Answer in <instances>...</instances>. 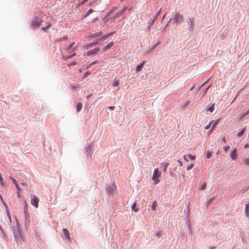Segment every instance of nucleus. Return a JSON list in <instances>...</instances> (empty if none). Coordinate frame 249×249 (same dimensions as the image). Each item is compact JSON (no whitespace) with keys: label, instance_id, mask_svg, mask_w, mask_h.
<instances>
[{"label":"nucleus","instance_id":"nucleus-30","mask_svg":"<svg viewBox=\"0 0 249 249\" xmlns=\"http://www.w3.org/2000/svg\"><path fill=\"white\" fill-rule=\"evenodd\" d=\"M169 162H165L163 164V171L164 172H166L167 171V168L168 167V166H169Z\"/></svg>","mask_w":249,"mask_h":249},{"label":"nucleus","instance_id":"nucleus-1","mask_svg":"<svg viewBox=\"0 0 249 249\" xmlns=\"http://www.w3.org/2000/svg\"><path fill=\"white\" fill-rule=\"evenodd\" d=\"M16 220V227H14L13 230V233L14 239L18 245H21L23 242H25V238L22 233L18 220Z\"/></svg>","mask_w":249,"mask_h":249},{"label":"nucleus","instance_id":"nucleus-34","mask_svg":"<svg viewBox=\"0 0 249 249\" xmlns=\"http://www.w3.org/2000/svg\"><path fill=\"white\" fill-rule=\"evenodd\" d=\"M67 39H68V37L67 36H64L63 37H61V38L57 39L56 41L57 42H59V41H61L63 40H67Z\"/></svg>","mask_w":249,"mask_h":249},{"label":"nucleus","instance_id":"nucleus-56","mask_svg":"<svg viewBox=\"0 0 249 249\" xmlns=\"http://www.w3.org/2000/svg\"><path fill=\"white\" fill-rule=\"evenodd\" d=\"M75 54H76L75 53H73L72 54L68 55L67 58H71V57H73V56H74L75 55Z\"/></svg>","mask_w":249,"mask_h":249},{"label":"nucleus","instance_id":"nucleus-55","mask_svg":"<svg viewBox=\"0 0 249 249\" xmlns=\"http://www.w3.org/2000/svg\"><path fill=\"white\" fill-rule=\"evenodd\" d=\"M177 161H178V162L179 164V166H182V161H181V160H177Z\"/></svg>","mask_w":249,"mask_h":249},{"label":"nucleus","instance_id":"nucleus-64","mask_svg":"<svg viewBox=\"0 0 249 249\" xmlns=\"http://www.w3.org/2000/svg\"><path fill=\"white\" fill-rule=\"evenodd\" d=\"M249 147V145L248 144H246L244 145V147H245V148Z\"/></svg>","mask_w":249,"mask_h":249},{"label":"nucleus","instance_id":"nucleus-5","mask_svg":"<svg viewBox=\"0 0 249 249\" xmlns=\"http://www.w3.org/2000/svg\"><path fill=\"white\" fill-rule=\"evenodd\" d=\"M160 174L158 171V168H155L154 170L153 174L152 176V179L154 181V184H158L160 182V179L159 178L160 177Z\"/></svg>","mask_w":249,"mask_h":249},{"label":"nucleus","instance_id":"nucleus-17","mask_svg":"<svg viewBox=\"0 0 249 249\" xmlns=\"http://www.w3.org/2000/svg\"><path fill=\"white\" fill-rule=\"evenodd\" d=\"M145 61H142V62H141V63H140L136 66V71L137 72H139L142 70V68L143 66V64L145 63Z\"/></svg>","mask_w":249,"mask_h":249},{"label":"nucleus","instance_id":"nucleus-37","mask_svg":"<svg viewBox=\"0 0 249 249\" xmlns=\"http://www.w3.org/2000/svg\"><path fill=\"white\" fill-rule=\"evenodd\" d=\"M156 207H157V202L156 201H154L152 204V206H151V209L153 210H155L156 208Z\"/></svg>","mask_w":249,"mask_h":249},{"label":"nucleus","instance_id":"nucleus-60","mask_svg":"<svg viewBox=\"0 0 249 249\" xmlns=\"http://www.w3.org/2000/svg\"><path fill=\"white\" fill-rule=\"evenodd\" d=\"M222 141L224 143H226V139H225V137H223L222 139Z\"/></svg>","mask_w":249,"mask_h":249},{"label":"nucleus","instance_id":"nucleus-63","mask_svg":"<svg viewBox=\"0 0 249 249\" xmlns=\"http://www.w3.org/2000/svg\"><path fill=\"white\" fill-rule=\"evenodd\" d=\"M21 184L22 185V186H26V184L25 182H22L21 183Z\"/></svg>","mask_w":249,"mask_h":249},{"label":"nucleus","instance_id":"nucleus-52","mask_svg":"<svg viewBox=\"0 0 249 249\" xmlns=\"http://www.w3.org/2000/svg\"><path fill=\"white\" fill-rule=\"evenodd\" d=\"M160 44V41H158L156 44H155L152 47V49L155 48L157 45Z\"/></svg>","mask_w":249,"mask_h":249},{"label":"nucleus","instance_id":"nucleus-47","mask_svg":"<svg viewBox=\"0 0 249 249\" xmlns=\"http://www.w3.org/2000/svg\"><path fill=\"white\" fill-rule=\"evenodd\" d=\"M194 165L193 164H191L187 167V170H189L191 169H192L194 167Z\"/></svg>","mask_w":249,"mask_h":249},{"label":"nucleus","instance_id":"nucleus-41","mask_svg":"<svg viewBox=\"0 0 249 249\" xmlns=\"http://www.w3.org/2000/svg\"><path fill=\"white\" fill-rule=\"evenodd\" d=\"M213 123V121H212L210 122H209V123L207 125L205 126V129L209 128L211 126L212 124Z\"/></svg>","mask_w":249,"mask_h":249},{"label":"nucleus","instance_id":"nucleus-14","mask_svg":"<svg viewBox=\"0 0 249 249\" xmlns=\"http://www.w3.org/2000/svg\"><path fill=\"white\" fill-rule=\"evenodd\" d=\"M231 158L232 160H234L237 159V150L236 148H234L231 153Z\"/></svg>","mask_w":249,"mask_h":249},{"label":"nucleus","instance_id":"nucleus-48","mask_svg":"<svg viewBox=\"0 0 249 249\" xmlns=\"http://www.w3.org/2000/svg\"><path fill=\"white\" fill-rule=\"evenodd\" d=\"M210 86H211V85H210L208 87H207L206 89H205V90L204 91V92L203 93V94H202L203 96H204L206 94L208 89L210 87Z\"/></svg>","mask_w":249,"mask_h":249},{"label":"nucleus","instance_id":"nucleus-8","mask_svg":"<svg viewBox=\"0 0 249 249\" xmlns=\"http://www.w3.org/2000/svg\"><path fill=\"white\" fill-rule=\"evenodd\" d=\"M194 18H189L188 19L187 23H188V27L189 31L193 32L195 28V23H194Z\"/></svg>","mask_w":249,"mask_h":249},{"label":"nucleus","instance_id":"nucleus-27","mask_svg":"<svg viewBox=\"0 0 249 249\" xmlns=\"http://www.w3.org/2000/svg\"><path fill=\"white\" fill-rule=\"evenodd\" d=\"M102 35V33L101 31H100V32H97V33H95L92 35H91V36L92 37H98L100 36H101Z\"/></svg>","mask_w":249,"mask_h":249},{"label":"nucleus","instance_id":"nucleus-43","mask_svg":"<svg viewBox=\"0 0 249 249\" xmlns=\"http://www.w3.org/2000/svg\"><path fill=\"white\" fill-rule=\"evenodd\" d=\"M25 210L26 212H28L27 204L26 201H25L24 202V211Z\"/></svg>","mask_w":249,"mask_h":249},{"label":"nucleus","instance_id":"nucleus-21","mask_svg":"<svg viewBox=\"0 0 249 249\" xmlns=\"http://www.w3.org/2000/svg\"><path fill=\"white\" fill-rule=\"evenodd\" d=\"M117 9V7H113L106 15L105 18L108 17L110 14H111L115 10Z\"/></svg>","mask_w":249,"mask_h":249},{"label":"nucleus","instance_id":"nucleus-51","mask_svg":"<svg viewBox=\"0 0 249 249\" xmlns=\"http://www.w3.org/2000/svg\"><path fill=\"white\" fill-rule=\"evenodd\" d=\"M98 43V41L93 42L92 43H90L89 44V45L92 46V45H95Z\"/></svg>","mask_w":249,"mask_h":249},{"label":"nucleus","instance_id":"nucleus-23","mask_svg":"<svg viewBox=\"0 0 249 249\" xmlns=\"http://www.w3.org/2000/svg\"><path fill=\"white\" fill-rule=\"evenodd\" d=\"M162 234V231L160 230H158L154 232V235L157 238H160Z\"/></svg>","mask_w":249,"mask_h":249},{"label":"nucleus","instance_id":"nucleus-50","mask_svg":"<svg viewBox=\"0 0 249 249\" xmlns=\"http://www.w3.org/2000/svg\"><path fill=\"white\" fill-rule=\"evenodd\" d=\"M1 203H2V204L4 206L6 210L8 209V207H7V204L5 203V202L4 201V200H3V202H1Z\"/></svg>","mask_w":249,"mask_h":249},{"label":"nucleus","instance_id":"nucleus-39","mask_svg":"<svg viewBox=\"0 0 249 249\" xmlns=\"http://www.w3.org/2000/svg\"><path fill=\"white\" fill-rule=\"evenodd\" d=\"M161 8H160L159 10L155 13V14L154 15V18H155L156 19V18L159 16V15H160V12H161Z\"/></svg>","mask_w":249,"mask_h":249},{"label":"nucleus","instance_id":"nucleus-2","mask_svg":"<svg viewBox=\"0 0 249 249\" xmlns=\"http://www.w3.org/2000/svg\"><path fill=\"white\" fill-rule=\"evenodd\" d=\"M116 188V184L114 182H112L107 186L106 191L108 194H113L115 192Z\"/></svg>","mask_w":249,"mask_h":249},{"label":"nucleus","instance_id":"nucleus-35","mask_svg":"<svg viewBox=\"0 0 249 249\" xmlns=\"http://www.w3.org/2000/svg\"><path fill=\"white\" fill-rule=\"evenodd\" d=\"M206 187V183H204L202 185L199 186V190H203L205 189Z\"/></svg>","mask_w":249,"mask_h":249},{"label":"nucleus","instance_id":"nucleus-25","mask_svg":"<svg viewBox=\"0 0 249 249\" xmlns=\"http://www.w3.org/2000/svg\"><path fill=\"white\" fill-rule=\"evenodd\" d=\"M120 81L119 79H115L114 80L113 82L112 83V86L113 87H117L119 85Z\"/></svg>","mask_w":249,"mask_h":249},{"label":"nucleus","instance_id":"nucleus-32","mask_svg":"<svg viewBox=\"0 0 249 249\" xmlns=\"http://www.w3.org/2000/svg\"><path fill=\"white\" fill-rule=\"evenodd\" d=\"M155 19L156 18H154L153 19H150L149 21V22H148V26H151L153 25L155 21Z\"/></svg>","mask_w":249,"mask_h":249},{"label":"nucleus","instance_id":"nucleus-59","mask_svg":"<svg viewBox=\"0 0 249 249\" xmlns=\"http://www.w3.org/2000/svg\"><path fill=\"white\" fill-rule=\"evenodd\" d=\"M108 108L110 109H114V108H115V107L114 106H109L108 107Z\"/></svg>","mask_w":249,"mask_h":249},{"label":"nucleus","instance_id":"nucleus-4","mask_svg":"<svg viewBox=\"0 0 249 249\" xmlns=\"http://www.w3.org/2000/svg\"><path fill=\"white\" fill-rule=\"evenodd\" d=\"M185 223L186 226H187V229H188V231L189 232V234H190L191 235H192V233H193V231H192V227H191V224L190 223V218H189V211H188L187 215L186 216V219L185 220Z\"/></svg>","mask_w":249,"mask_h":249},{"label":"nucleus","instance_id":"nucleus-46","mask_svg":"<svg viewBox=\"0 0 249 249\" xmlns=\"http://www.w3.org/2000/svg\"><path fill=\"white\" fill-rule=\"evenodd\" d=\"M214 197H213L211 199H209L206 203V206L208 207L209 205V204L212 201V200L213 199Z\"/></svg>","mask_w":249,"mask_h":249},{"label":"nucleus","instance_id":"nucleus-10","mask_svg":"<svg viewBox=\"0 0 249 249\" xmlns=\"http://www.w3.org/2000/svg\"><path fill=\"white\" fill-rule=\"evenodd\" d=\"M24 211V217H25V225L26 226H28L30 224V215L29 213H28V212H26L25 211Z\"/></svg>","mask_w":249,"mask_h":249},{"label":"nucleus","instance_id":"nucleus-12","mask_svg":"<svg viewBox=\"0 0 249 249\" xmlns=\"http://www.w3.org/2000/svg\"><path fill=\"white\" fill-rule=\"evenodd\" d=\"M196 157L195 155H192L191 154H189L187 155H184L183 156V159L185 161H189L188 159L191 160H194L196 159Z\"/></svg>","mask_w":249,"mask_h":249},{"label":"nucleus","instance_id":"nucleus-18","mask_svg":"<svg viewBox=\"0 0 249 249\" xmlns=\"http://www.w3.org/2000/svg\"><path fill=\"white\" fill-rule=\"evenodd\" d=\"M51 26H52V24H51V22H47L46 23V25L45 26H44V27H43L42 28V30L43 31H44V32H47V30L48 29H49L51 27Z\"/></svg>","mask_w":249,"mask_h":249},{"label":"nucleus","instance_id":"nucleus-6","mask_svg":"<svg viewBox=\"0 0 249 249\" xmlns=\"http://www.w3.org/2000/svg\"><path fill=\"white\" fill-rule=\"evenodd\" d=\"M39 201V198L35 195H31L30 196L31 204L36 208L38 207Z\"/></svg>","mask_w":249,"mask_h":249},{"label":"nucleus","instance_id":"nucleus-57","mask_svg":"<svg viewBox=\"0 0 249 249\" xmlns=\"http://www.w3.org/2000/svg\"><path fill=\"white\" fill-rule=\"evenodd\" d=\"M215 249V247L214 246H211V247H209L208 249Z\"/></svg>","mask_w":249,"mask_h":249},{"label":"nucleus","instance_id":"nucleus-42","mask_svg":"<svg viewBox=\"0 0 249 249\" xmlns=\"http://www.w3.org/2000/svg\"><path fill=\"white\" fill-rule=\"evenodd\" d=\"M136 205V203H133L131 206V208L132 209L135 211V212H137L139 210L138 208H137V209H135V207Z\"/></svg>","mask_w":249,"mask_h":249},{"label":"nucleus","instance_id":"nucleus-9","mask_svg":"<svg viewBox=\"0 0 249 249\" xmlns=\"http://www.w3.org/2000/svg\"><path fill=\"white\" fill-rule=\"evenodd\" d=\"M173 20L177 24L181 23L183 21V16L182 15L177 13L176 14L175 16L173 18Z\"/></svg>","mask_w":249,"mask_h":249},{"label":"nucleus","instance_id":"nucleus-62","mask_svg":"<svg viewBox=\"0 0 249 249\" xmlns=\"http://www.w3.org/2000/svg\"><path fill=\"white\" fill-rule=\"evenodd\" d=\"M244 113L246 115V116L248 115L249 114V110H248L247 111H246V112H245Z\"/></svg>","mask_w":249,"mask_h":249},{"label":"nucleus","instance_id":"nucleus-28","mask_svg":"<svg viewBox=\"0 0 249 249\" xmlns=\"http://www.w3.org/2000/svg\"><path fill=\"white\" fill-rule=\"evenodd\" d=\"M17 189V196L18 197H20V193L21 192V188L19 187L18 185H17L16 186Z\"/></svg>","mask_w":249,"mask_h":249},{"label":"nucleus","instance_id":"nucleus-44","mask_svg":"<svg viewBox=\"0 0 249 249\" xmlns=\"http://www.w3.org/2000/svg\"><path fill=\"white\" fill-rule=\"evenodd\" d=\"M74 44V42H72L71 43L70 45H69L68 46V47H67V50H69V49H70L72 46Z\"/></svg>","mask_w":249,"mask_h":249},{"label":"nucleus","instance_id":"nucleus-16","mask_svg":"<svg viewBox=\"0 0 249 249\" xmlns=\"http://www.w3.org/2000/svg\"><path fill=\"white\" fill-rule=\"evenodd\" d=\"M114 42L113 41H111L109 42L107 45L104 46L103 48V52H106L109 48L112 47L113 45Z\"/></svg>","mask_w":249,"mask_h":249},{"label":"nucleus","instance_id":"nucleus-19","mask_svg":"<svg viewBox=\"0 0 249 249\" xmlns=\"http://www.w3.org/2000/svg\"><path fill=\"white\" fill-rule=\"evenodd\" d=\"M113 32L109 33L108 34H106L104 35L101 38H99V41L104 40L105 39L108 37L109 36H111L113 34Z\"/></svg>","mask_w":249,"mask_h":249},{"label":"nucleus","instance_id":"nucleus-3","mask_svg":"<svg viewBox=\"0 0 249 249\" xmlns=\"http://www.w3.org/2000/svg\"><path fill=\"white\" fill-rule=\"evenodd\" d=\"M42 20L37 17H35L31 21V26L33 28L39 27L41 23Z\"/></svg>","mask_w":249,"mask_h":249},{"label":"nucleus","instance_id":"nucleus-15","mask_svg":"<svg viewBox=\"0 0 249 249\" xmlns=\"http://www.w3.org/2000/svg\"><path fill=\"white\" fill-rule=\"evenodd\" d=\"M99 50H100L99 48H98V47L94 48L93 49L88 51L87 52V54L88 55H91L92 54L95 53L97 52Z\"/></svg>","mask_w":249,"mask_h":249},{"label":"nucleus","instance_id":"nucleus-36","mask_svg":"<svg viewBox=\"0 0 249 249\" xmlns=\"http://www.w3.org/2000/svg\"><path fill=\"white\" fill-rule=\"evenodd\" d=\"M218 123V121H213V123L212 124V125H211V131H212L215 127V126L216 125V124Z\"/></svg>","mask_w":249,"mask_h":249},{"label":"nucleus","instance_id":"nucleus-11","mask_svg":"<svg viewBox=\"0 0 249 249\" xmlns=\"http://www.w3.org/2000/svg\"><path fill=\"white\" fill-rule=\"evenodd\" d=\"M214 103L209 104L205 107V110L207 111H209L210 113H212L214 110Z\"/></svg>","mask_w":249,"mask_h":249},{"label":"nucleus","instance_id":"nucleus-49","mask_svg":"<svg viewBox=\"0 0 249 249\" xmlns=\"http://www.w3.org/2000/svg\"><path fill=\"white\" fill-rule=\"evenodd\" d=\"M230 148V146L229 145H226L225 146H224L223 147V149H224V150L225 151V152H227V150Z\"/></svg>","mask_w":249,"mask_h":249},{"label":"nucleus","instance_id":"nucleus-45","mask_svg":"<svg viewBox=\"0 0 249 249\" xmlns=\"http://www.w3.org/2000/svg\"><path fill=\"white\" fill-rule=\"evenodd\" d=\"M206 157H207V158H208V159H209V158H211V151H208L207 152V156H206Z\"/></svg>","mask_w":249,"mask_h":249},{"label":"nucleus","instance_id":"nucleus-61","mask_svg":"<svg viewBox=\"0 0 249 249\" xmlns=\"http://www.w3.org/2000/svg\"><path fill=\"white\" fill-rule=\"evenodd\" d=\"M0 199L1 202H3V198L0 194Z\"/></svg>","mask_w":249,"mask_h":249},{"label":"nucleus","instance_id":"nucleus-54","mask_svg":"<svg viewBox=\"0 0 249 249\" xmlns=\"http://www.w3.org/2000/svg\"><path fill=\"white\" fill-rule=\"evenodd\" d=\"M71 88L72 90H75L77 89V87L76 86H71Z\"/></svg>","mask_w":249,"mask_h":249},{"label":"nucleus","instance_id":"nucleus-29","mask_svg":"<svg viewBox=\"0 0 249 249\" xmlns=\"http://www.w3.org/2000/svg\"><path fill=\"white\" fill-rule=\"evenodd\" d=\"M189 104V100L186 101L185 103H184L183 104H182L180 106V108L181 109H184L187 106H188Z\"/></svg>","mask_w":249,"mask_h":249},{"label":"nucleus","instance_id":"nucleus-22","mask_svg":"<svg viewBox=\"0 0 249 249\" xmlns=\"http://www.w3.org/2000/svg\"><path fill=\"white\" fill-rule=\"evenodd\" d=\"M209 80L205 81L204 83H203L202 85H201L199 87H197L195 91L196 92V93H197L199 92V91L200 90V89L205 85V84Z\"/></svg>","mask_w":249,"mask_h":249},{"label":"nucleus","instance_id":"nucleus-58","mask_svg":"<svg viewBox=\"0 0 249 249\" xmlns=\"http://www.w3.org/2000/svg\"><path fill=\"white\" fill-rule=\"evenodd\" d=\"M97 62V60H95V61H94L92 62V63H90V65H91H91H94V64H96Z\"/></svg>","mask_w":249,"mask_h":249},{"label":"nucleus","instance_id":"nucleus-24","mask_svg":"<svg viewBox=\"0 0 249 249\" xmlns=\"http://www.w3.org/2000/svg\"><path fill=\"white\" fill-rule=\"evenodd\" d=\"M249 203H247L245 206V213L247 217L248 216L249 214Z\"/></svg>","mask_w":249,"mask_h":249},{"label":"nucleus","instance_id":"nucleus-7","mask_svg":"<svg viewBox=\"0 0 249 249\" xmlns=\"http://www.w3.org/2000/svg\"><path fill=\"white\" fill-rule=\"evenodd\" d=\"M61 235L62 238L66 240L67 242L69 241L70 240V236L69 231L65 228L62 229V231L61 232Z\"/></svg>","mask_w":249,"mask_h":249},{"label":"nucleus","instance_id":"nucleus-33","mask_svg":"<svg viewBox=\"0 0 249 249\" xmlns=\"http://www.w3.org/2000/svg\"><path fill=\"white\" fill-rule=\"evenodd\" d=\"M82 104L81 103H78L77 104V108H76L77 111L78 112H79L82 109Z\"/></svg>","mask_w":249,"mask_h":249},{"label":"nucleus","instance_id":"nucleus-38","mask_svg":"<svg viewBox=\"0 0 249 249\" xmlns=\"http://www.w3.org/2000/svg\"><path fill=\"white\" fill-rule=\"evenodd\" d=\"M93 10L92 9H90L88 10V11L86 13V14L84 16V18L88 17L90 13L93 12Z\"/></svg>","mask_w":249,"mask_h":249},{"label":"nucleus","instance_id":"nucleus-40","mask_svg":"<svg viewBox=\"0 0 249 249\" xmlns=\"http://www.w3.org/2000/svg\"><path fill=\"white\" fill-rule=\"evenodd\" d=\"M9 178L11 179L12 182L14 183L15 185L16 186L17 185H18V184L17 183V182L16 179H15L13 178H12L11 176L9 177Z\"/></svg>","mask_w":249,"mask_h":249},{"label":"nucleus","instance_id":"nucleus-31","mask_svg":"<svg viewBox=\"0 0 249 249\" xmlns=\"http://www.w3.org/2000/svg\"><path fill=\"white\" fill-rule=\"evenodd\" d=\"M245 130V128H243L239 132H238L236 134V135L238 137L241 136L242 135V134H243V133L244 132Z\"/></svg>","mask_w":249,"mask_h":249},{"label":"nucleus","instance_id":"nucleus-20","mask_svg":"<svg viewBox=\"0 0 249 249\" xmlns=\"http://www.w3.org/2000/svg\"><path fill=\"white\" fill-rule=\"evenodd\" d=\"M245 116H246V115L244 113H241L239 115V116L237 118H236V119L237 120V121L238 122H240L243 120V119L244 118V117Z\"/></svg>","mask_w":249,"mask_h":249},{"label":"nucleus","instance_id":"nucleus-13","mask_svg":"<svg viewBox=\"0 0 249 249\" xmlns=\"http://www.w3.org/2000/svg\"><path fill=\"white\" fill-rule=\"evenodd\" d=\"M127 7H124L120 11L116 13L115 14V18H119L120 16L123 15L127 9Z\"/></svg>","mask_w":249,"mask_h":249},{"label":"nucleus","instance_id":"nucleus-26","mask_svg":"<svg viewBox=\"0 0 249 249\" xmlns=\"http://www.w3.org/2000/svg\"><path fill=\"white\" fill-rule=\"evenodd\" d=\"M243 162L245 165L249 166V157L244 158Z\"/></svg>","mask_w":249,"mask_h":249},{"label":"nucleus","instance_id":"nucleus-53","mask_svg":"<svg viewBox=\"0 0 249 249\" xmlns=\"http://www.w3.org/2000/svg\"><path fill=\"white\" fill-rule=\"evenodd\" d=\"M6 212H7V215H8L9 218L11 220V216H10V213H9L8 209L6 210Z\"/></svg>","mask_w":249,"mask_h":249}]
</instances>
